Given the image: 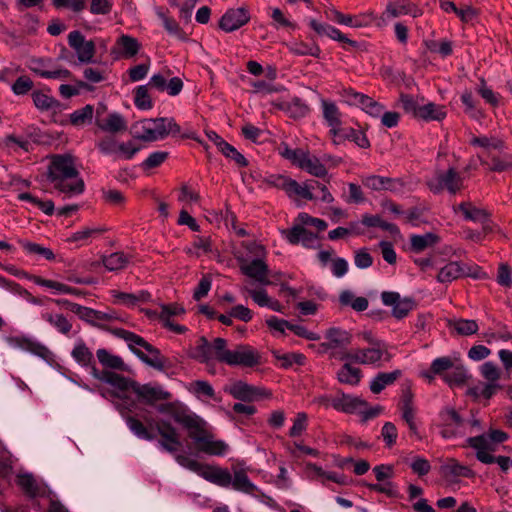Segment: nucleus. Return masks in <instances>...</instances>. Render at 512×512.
<instances>
[{
    "mask_svg": "<svg viewBox=\"0 0 512 512\" xmlns=\"http://www.w3.org/2000/svg\"><path fill=\"white\" fill-rule=\"evenodd\" d=\"M133 392L147 404H154L157 401L171 398L170 392L163 390L160 386L150 384H133Z\"/></svg>",
    "mask_w": 512,
    "mask_h": 512,
    "instance_id": "18",
    "label": "nucleus"
},
{
    "mask_svg": "<svg viewBox=\"0 0 512 512\" xmlns=\"http://www.w3.org/2000/svg\"><path fill=\"white\" fill-rule=\"evenodd\" d=\"M94 114V107L86 105L70 114V122L72 125L80 127L91 123Z\"/></svg>",
    "mask_w": 512,
    "mask_h": 512,
    "instance_id": "41",
    "label": "nucleus"
},
{
    "mask_svg": "<svg viewBox=\"0 0 512 512\" xmlns=\"http://www.w3.org/2000/svg\"><path fill=\"white\" fill-rule=\"evenodd\" d=\"M441 431L445 439L462 436L465 434V421L453 408H446L440 412Z\"/></svg>",
    "mask_w": 512,
    "mask_h": 512,
    "instance_id": "8",
    "label": "nucleus"
},
{
    "mask_svg": "<svg viewBox=\"0 0 512 512\" xmlns=\"http://www.w3.org/2000/svg\"><path fill=\"white\" fill-rule=\"evenodd\" d=\"M338 380L345 384L356 385L361 378V370L352 367L350 364H344L338 372Z\"/></svg>",
    "mask_w": 512,
    "mask_h": 512,
    "instance_id": "46",
    "label": "nucleus"
},
{
    "mask_svg": "<svg viewBox=\"0 0 512 512\" xmlns=\"http://www.w3.org/2000/svg\"><path fill=\"white\" fill-rule=\"evenodd\" d=\"M307 469L312 473V477L319 480L322 483H325L326 480L333 481L340 485L346 484V477L344 475H339L334 472H326L321 467L315 464H308Z\"/></svg>",
    "mask_w": 512,
    "mask_h": 512,
    "instance_id": "37",
    "label": "nucleus"
},
{
    "mask_svg": "<svg viewBox=\"0 0 512 512\" xmlns=\"http://www.w3.org/2000/svg\"><path fill=\"white\" fill-rule=\"evenodd\" d=\"M310 27L320 36H327L332 40L347 43L354 48L359 47V43L346 37L339 29L326 24L319 23L315 19L309 21Z\"/></svg>",
    "mask_w": 512,
    "mask_h": 512,
    "instance_id": "19",
    "label": "nucleus"
},
{
    "mask_svg": "<svg viewBox=\"0 0 512 512\" xmlns=\"http://www.w3.org/2000/svg\"><path fill=\"white\" fill-rule=\"evenodd\" d=\"M140 48L141 44L136 38L122 34L116 40L112 53L117 54L118 57L130 59L139 52Z\"/></svg>",
    "mask_w": 512,
    "mask_h": 512,
    "instance_id": "22",
    "label": "nucleus"
},
{
    "mask_svg": "<svg viewBox=\"0 0 512 512\" xmlns=\"http://www.w3.org/2000/svg\"><path fill=\"white\" fill-rule=\"evenodd\" d=\"M115 334L128 342L131 350L147 365L157 369H165V358L160 351L144 338L124 329H118Z\"/></svg>",
    "mask_w": 512,
    "mask_h": 512,
    "instance_id": "4",
    "label": "nucleus"
},
{
    "mask_svg": "<svg viewBox=\"0 0 512 512\" xmlns=\"http://www.w3.org/2000/svg\"><path fill=\"white\" fill-rule=\"evenodd\" d=\"M439 240V236L431 232L424 235H412L410 238L411 249L413 252L420 253L436 245Z\"/></svg>",
    "mask_w": 512,
    "mask_h": 512,
    "instance_id": "30",
    "label": "nucleus"
},
{
    "mask_svg": "<svg viewBox=\"0 0 512 512\" xmlns=\"http://www.w3.org/2000/svg\"><path fill=\"white\" fill-rule=\"evenodd\" d=\"M87 0H52L56 8H68L75 13H79L86 8Z\"/></svg>",
    "mask_w": 512,
    "mask_h": 512,
    "instance_id": "60",
    "label": "nucleus"
},
{
    "mask_svg": "<svg viewBox=\"0 0 512 512\" xmlns=\"http://www.w3.org/2000/svg\"><path fill=\"white\" fill-rule=\"evenodd\" d=\"M381 299L384 305L393 307L392 315L396 319L406 317L416 306V303L412 298H401L400 294L397 292H382Z\"/></svg>",
    "mask_w": 512,
    "mask_h": 512,
    "instance_id": "13",
    "label": "nucleus"
},
{
    "mask_svg": "<svg viewBox=\"0 0 512 512\" xmlns=\"http://www.w3.org/2000/svg\"><path fill=\"white\" fill-rule=\"evenodd\" d=\"M139 150L140 146L136 145L134 141H118L115 159L130 160Z\"/></svg>",
    "mask_w": 512,
    "mask_h": 512,
    "instance_id": "49",
    "label": "nucleus"
},
{
    "mask_svg": "<svg viewBox=\"0 0 512 512\" xmlns=\"http://www.w3.org/2000/svg\"><path fill=\"white\" fill-rule=\"evenodd\" d=\"M134 103L139 109L146 110L152 108V101L146 85L139 86L135 90Z\"/></svg>",
    "mask_w": 512,
    "mask_h": 512,
    "instance_id": "51",
    "label": "nucleus"
},
{
    "mask_svg": "<svg viewBox=\"0 0 512 512\" xmlns=\"http://www.w3.org/2000/svg\"><path fill=\"white\" fill-rule=\"evenodd\" d=\"M482 165H489V169L494 172H504L512 170V155L503 154L501 156H491V164L479 156Z\"/></svg>",
    "mask_w": 512,
    "mask_h": 512,
    "instance_id": "38",
    "label": "nucleus"
},
{
    "mask_svg": "<svg viewBox=\"0 0 512 512\" xmlns=\"http://www.w3.org/2000/svg\"><path fill=\"white\" fill-rule=\"evenodd\" d=\"M168 152L156 151L151 153L148 158L141 164L143 170H150L160 166L167 158Z\"/></svg>",
    "mask_w": 512,
    "mask_h": 512,
    "instance_id": "57",
    "label": "nucleus"
},
{
    "mask_svg": "<svg viewBox=\"0 0 512 512\" xmlns=\"http://www.w3.org/2000/svg\"><path fill=\"white\" fill-rule=\"evenodd\" d=\"M97 358H98L99 362L105 367H108L111 369H117V370L125 369V364H124L122 358L109 353L105 349H99L97 351Z\"/></svg>",
    "mask_w": 512,
    "mask_h": 512,
    "instance_id": "45",
    "label": "nucleus"
},
{
    "mask_svg": "<svg viewBox=\"0 0 512 512\" xmlns=\"http://www.w3.org/2000/svg\"><path fill=\"white\" fill-rule=\"evenodd\" d=\"M468 379V374L466 369L462 365H455L450 369L448 373L443 375V380L449 386H459L463 385Z\"/></svg>",
    "mask_w": 512,
    "mask_h": 512,
    "instance_id": "44",
    "label": "nucleus"
},
{
    "mask_svg": "<svg viewBox=\"0 0 512 512\" xmlns=\"http://www.w3.org/2000/svg\"><path fill=\"white\" fill-rule=\"evenodd\" d=\"M290 51L299 56L311 55L314 57H319L320 48L316 45L308 46L305 43H295L289 47Z\"/></svg>",
    "mask_w": 512,
    "mask_h": 512,
    "instance_id": "59",
    "label": "nucleus"
},
{
    "mask_svg": "<svg viewBox=\"0 0 512 512\" xmlns=\"http://www.w3.org/2000/svg\"><path fill=\"white\" fill-rule=\"evenodd\" d=\"M68 44L76 52L79 62H93L96 48L92 40H86L79 31H72L68 35Z\"/></svg>",
    "mask_w": 512,
    "mask_h": 512,
    "instance_id": "11",
    "label": "nucleus"
},
{
    "mask_svg": "<svg viewBox=\"0 0 512 512\" xmlns=\"http://www.w3.org/2000/svg\"><path fill=\"white\" fill-rule=\"evenodd\" d=\"M427 186L434 194L446 190L455 195L463 189L464 178L455 168L450 167L446 171H438L433 178L427 180Z\"/></svg>",
    "mask_w": 512,
    "mask_h": 512,
    "instance_id": "7",
    "label": "nucleus"
},
{
    "mask_svg": "<svg viewBox=\"0 0 512 512\" xmlns=\"http://www.w3.org/2000/svg\"><path fill=\"white\" fill-rule=\"evenodd\" d=\"M230 485L237 491L254 494L257 491V487L250 481L244 470H237L234 475H231Z\"/></svg>",
    "mask_w": 512,
    "mask_h": 512,
    "instance_id": "31",
    "label": "nucleus"
},
{
    "mask_svg": "<svg viewBox=\"0 0 512 512\" xmlns=\"http://www.w3.org/2000/svg\"><path fill=\"white\" fill-rule=\"evenodd\" d=\"M250 20V14L244 7L229 9L220 19L219 27L225 32H233Z\"/></svg>",
    "mask_w": 512,
    "mask_h": 512,
    "instance_id": "15",
    "label": "nucleus"
},
{
    "mask_svg": "<svg viewBox=\"0 0 512 512\" xmlns=\"http://www.w3.org/2000/svg\"><path fill=\"white\" fill-rule=\"evenodd\" d=\"M157 411L168 415L176 423L188 431V436L196 444L197 450L209 455H224L228 445L215 439L214 435L207 429V422L191 412L190 409L179 401L162 403L157 406Z\"/></svg>",
    "mask_w": 512,
    "mask_h": 512,
    "instance_id": "1",
    "label": "nucleus"
},
{
    "mask_svg": "<svg viewBox=\"0 0 512 512\" xmlns=\"http://www.w3.org/2000/svg\"><path fill=\"white\" fill-rule=\"evenodd\" d=\"M481 374L487 382H498L500 379V370L492 362H486L481 366Z\"/></svg>",
    "mask_w": 512,
    "mask_h": 512,
    "instance_id": "63",
    "label": "nucleus"
},
{
    "mask_svg": "<svg viewBox=\"0 0 512 512\" xmlns=\"http://www.w3.org/2000/svg\"><path fill=\"white\" fill-rule=\"evenodd\" d=\"M447 112L444 106L435 103H427L420 107L417 118L424 121H442L446 118Z\"/></svg>",
    "mask_w": 512,
    "mask_h": 512,
    "instance_id": "28",
    "label": "nucleus"
},
{
    "mask_svg": "<svg viewBox=\"0 0 512 512\" xmlns=\"http://www.w3.org/2000/svg\"><path fill=\"white\" fill-rule=\"evenodd\" d=\"M100 380L122 391L130 389L133 391V384L137 383L111 371L101 372Z\"/></svg>",
    "mask_w": 512,
    "mask_h": 512,
    "instance_id": "34",
    "label": "nucleus"
},
{
    "mask_svg": "<svg viewBox=\"0 0 512 512\" xmlns=\"http://www.w3.org/2000/svg\"><path fill=\"white\" fill-rule=\"evenodd\" d=\"M118 140L113 136H105L101 138L96 146L104 155L116 156Z\"/></svg>",
    "mask_w": 512,
    "mask_h": 512,
    "instance_id": "55",
    "label": "nucleus"
},
{
    "mask_svg": "<svg viewBox=\"0 0 512 512\" xmlns=\"http://www.w3.org/2000/svg\"><path fill=\"white\" fill-rule=\"evenodd\" d=\"M130 261L128 255L123 252H115L102 257V264L108 271H119L124 269Z\"/></svg>",
    "mask_w": 512,
    "mask_h": 512,
    "instance_id": "36",
    "label": "nucleus"
},
{
    "mask_svg": "<svg viewBox=\"0 0 512 512\" xmlns=\"http://www.w3.org/2000/svg\"><path fill=\"white\" fill-rule=\"evenodd\" d=\"M454 362L449 357H440L435 359L431 364V372L443 378L453 368Z\"/></svg>",
    "mask_w": 512,
    "mask_h": 512,
    "instance_id": "54",
    "label": "nucleus"
},
{
    "mask_svg": "<svg viewBox=\"0 0 512 512\" xmlns=\"http://www.w3.org/2000/svg\"><path fill=\"white\" fill-rule=\"evenodd\" d=\"M177 463L203 477L205 480L221 487H229L231 474L227 469L202 464L190 457L178 454L175 457Z\"/></svg>",
    "mask_w": 512,
    "mask_h": 512,
    "instance_id": "5",
    "label": "nucleus"
},
{
    "mask_svg": "<svg viewBox=\"0 0 512 512\" xmlns=\"http://www.w3.org/2000/svg\"><path fill=\"white\" fill-rule=\"evenodd\" d=\"M72 356L83 365H88L93 359V354L84 344L76 345L72 351Z\"/></svg>",
    "mask_w": 512,
    "mask_h": 512,
    "instance_id": "61",
    "label": "nucleus"
},
{
    "mask_svg": "<svg viewBox=\"0 0 512 512\" xmlns=\"http://www.w3.org/2000/svg\"><path fill=\"white\" fill-rule=\"evenodd\" d=\"M33 103L39 110L47 111L58 106V101L47 94L35 91L32 94Z\"/></svg>",
    "mask_w": 512,
    "mask_h": 512,
    "instance_id": "48",
    "label": "nucleus"
},
{
    "mask_svg": "<svg viewBox=\"0 0 512 512\" xmlns=\"http://www.w3.org/2000/svg\"><path fill=\"white\" fill-rule=\"evenodd\" d=\"M471 145L473 146H479L483 149H485L488 153V156H490V150H498L502 151L504 149V142L497 138V137H486V136H480V137H473L470 141Z\"/></svg>",
    "mask_w": 512,
    "mask_h": 512,
    "instance_id": "40",
    "label": "nucleus"
},
{
    "mask_svg": "<svg viewBox=\"0 0 512 512\" xmlns=\"http://www.w3.org/2000/svg\"><path fill=\"white\" fill-rule=\"evenodd\" d=\"M454 210L460 211L466 220L481 223L485 233L491 231L490 213L487 210L476 207L471 202H462Z\"/></svg>",
    "mask_w": 512,
    "mask_h": 512,
    "instance_id": "17",
    "label": "nucleus"
},
{
    "mask_svg": "<svg viewBox=\"0 0 512 512\" xmlns=\"http://www.w3.org/2000/svg\"><path fill=\"white\" fill-rule=\"evenodd\" d=\"M447 325L450 329L454 330L458 335L469 336L478 331V324L475 320L469 319H448Z\"/></svg>",
    "mask_w": 512,
    "mask_h": 512,
    "instance_id": "32",
    "label": "nucleus"
},
{
    "mask_svg": "<svg viewBox=\"0 0 512 512\" xmlns=\"http://www.w3.org/2000/svg\"><path fill=\"white\" fill-rule=\"evenodd\" d=\"M461 277V268L459 262H449L442 267L437 275V280L441 283H449Z\"/></svg>",
    "mask_w": 512,
    "mask_h": 512,
    "instance_id": "43",
    "label": "nucleus"
},
{
    "mask_svg": "<svg viewBox=\"0 0 512 512\" xmlns=\"http://www.w3.org/2000/svg\"><path fill=\"white\" fill-rule=\"evenodd\" d=\"M401 376L400 370L389 373H379L370 383V390L374 394L380 393L387 385L394 383Z\"/></svg>",
    "mask_w": 512,
    "mask_h": 512,
    "instance_id": "35",
    "label": "nucleus"
},
{
    "mask_svg": "<svg viewBox=\"0 0 512 512\" xmlns=\"http://www.w3.org/2000/svg\"><path fill=\"white\" fill-rule=\"evenodd\" d=\"M307 428V414L300 412L297 414L293 426L290 428L289 435L291 437L300 436Z\"/></svg>",
    "mask_w": 512,
    "mask_h": 512,
    "instance_id": "62",
    "label": "nucleus"
},
{
    "mask_svg": "<svg viewBox=\"0 0 512 512\" xmlns=\"http://www.w3.org/2000/svg\"><path fill=\"white\" fill-rule=\"evenodd\" d=\"M20 488L30 497H48L51 491L46 485L38 482L31 474H23L18 476L17 480Z\"/></svg>",
    "mask_w": 512,
    "mask_h": 512,
    "instance_id": "20",
    "label": "nucleus"
},
{
    "mask_svg": "<svg viewBox=\"0 0 512 512\" xmlns=\"http://www.w3.org/2000/svg\"><path fill=\"white\" fill-rule=\"evenodd\" d=\"M399 102L407 114L417 118V113L421 106L418 105L417 101L411 95L400 94Z\"/></svg>",
    "mask_w": 512,
    "mask_h": 512,
    "instance_id": "58",
    "label": "nucleus"
},
{
    "mask_svg": "<svg viewBox=\"0 0 512 512\" xmlns=\"http://www.w3.org/2000/svg\"><path fill=\"white\" fill-rule=\"evenodd\" d=\"M149 423L151 426H154L157 434L160 436L158 444L163 450L174 453L181 447L182 443L179 438V433L170 422L160 420L158 422Z\"/></svg>",
    "mask_w": 512,
    "mask_h": 512,
    "instance_id": "9",
    "label": "nucleus"
},
{
    "mask_svg": "<svg viewBox=\"0 0 512 512\" xmlns=\"http://www.w3.org/2000/svg\"><path fill=\"white\" fill-rule=\"evenodd\" d=\"M234 256L238 263L239 270L244 276L262 286L271 284L269 279L270 269L265 258L249 260L241 251L234 252Z\"/></svg>",
    "mask_w": 512,
    "mask_h": 512,
    "instance_id": "6",
    "label": "nucleus"
},
{
    "mask_svg": "<svg viewBox=\"0 0 512 512\" xmlns=\"http://www.w3.org/2000/svg\"><path fill=\"white\" fill-rule=\"evenodd\" d=\"M134 137L147 142L165 138L168 134H178L181 129L173 118L144 119L132 127Z\"/></svg>",
    "mask_w": 512,
    "mask_h": 512,
    "instance_id": "3",
    "label": "nucleus"
},
{
    "mask_svg": "<svg viewBox=\"0 0 512 512\" xmlns=\"http://www.w3.org/2000/svg\"><path fill=\"white\" fill-rule=\"evenodd\" d=\"M126 423L129 429L139 438L153 441L156 438V435L148 430V428L135 417H128L126 419Z\"/></svg>",
    "mask_w": 512,
    "mask_h": 512,
    "instance_id": "47",
    "label": "nucleus"
},
{
    "mask_svg": "<svg viewBox=\"0 0 512 512\" xmlns=\"http://www.w3.org/2000/svg\"><path fill=\"white\" fill-rule=\"evenodd\" d=\"M8 341L12 346L26 350V351H28L32 354H35L43 359H46L50 354V351L46 346H44L41 343L36 342L30 338H27V337H23V336L11 337V338H9Z\"/></svg>",
    "mask_w": 512,
    "mask_h": 512,
    "instance_id": "25",
    "label": "nucleus"
},
{
    "mask_svg": "<svg viewBox=\"0 0 512 512\" xmlns=\"http://www.w3.org/2000/svg\"><path fill=\"white\" fill-rule=\"evenodd\" d=\"M53 187L64 194L65 198L83 193L85 184L75 167L74 159L69 154H56L50 157L47 172Z\"/></svg>",
    "mask_w": 512,
    "mask_h": 512,
    "instance_id": "2",
    "label": "nucleus"
},
{
    "mask_svg": "<svg viewBox=\"0 0 512 512\" xmlns=\"http://www.w3.org/2000/svg\"><path fill=\"white\" fill-rule=\"evenodd\" d=\"M241 292L248 293L253 301L261 307H266L269 304L270 297L268 296L265 289H254L252 288V281L247 280L245 284L240 288Z\"/></svg>",
    "mask_w": 512,
    "mask_h": 512,
    "instance_id": "42",
    "label": "nucleus"
},
{
    "mask_svg": "<svg viewBox=\"0 0 512 512\" xmlns=\"http://www.w3.org/2000/svg\"><path fill=\"white\" fill-rule=\"evenodd\" d=\"M227 391L235 398L241 401H251L257 396L256 389L242 381L233 383Z\"/></svg>",
    "mask_w": 512,
    "mask_h": 512,
    "instance_id": "33",
    "label": "nucleus"
},
{
    "mask_svg": "<svg viewBox=\"0 0 512 512\" xmlns=\"http://www.w3.org/2000/svg\"><path fill=\"white\" fill-rule=\"evenodd\" d=\"M412 15L414 18L422 15V10L409 0H394L388 2L386 9L380 17L382 23H385L387 19L397 18L402 15Z\"/></svg>",
    "mask_w": 512,
    "mask_h": 512,
    "instance_id": "14",
    "label": "nucleus"
},
{
    "mask_svg": "<svg viewBox=\"0 0 512 512\" xmlns=\"http://www.w3.org/2000/svg\"><path fill=\"white\" fill-rule=\"evenodd\" d=\"M212 350H213V358L217 359L220 362L225 363V359L228 358L230 354V349L227 348V342L223 338H215L212 342Z\"/></svg>",
    "mask_w": 512,
    "mask_h": 512,
    "instance_id": "52",
    "label": "nucleus"
},
{
    "mask_svg": "<svg viewBox=\"0 0 512 512\" xmlns=\"http://www.w3.org/2000/svg\"><path fill=\"white\" fill-rule=\"evenodd\" d=\"M298 167L315 177H324L327 175V169L321 160L316 156L310 155L307 151L304 152Z\"/></svg>",
    "mask_w": 512,
    "mask_h": 512,
    "instance_id": "26",
    "label": "nucleus"
},
{
    "mask_svg": "<svg viewBox=\"0 0 512 512\" xmlns=\"http://www.w3.org/2000/svg\"><path fill=\"white\" fill-rule=\"evenodd\" d=\"M46 320L63 334L69 333L72 328L71 323L62 314H48Z\"/></svg>",
    "mask_w": 512,
    "mask_h": 512,
    "instance_id": "56",
    "label": "nucleus"
},
{
    "mask_svg": "<svg viewBox=\"0 0 512 512\" xmlns=\"http://www.w3.org/2000/svg\"><path fill=\"white\" fill-rule=\"evenodd\" d=\"M382 347L383 344L381 342H376L372 348L351 350L345 353L341 359L351 360L359 364H374L385 356V360L388 361L390 355Z\"/></svg>",
    "mask_w": 512,
    "mask_h": 512,
    "instance_id": "10",
    "label": "nucleus"
},
{
    "mask_svg": "<svg viewBox=\"0 0 512 512\" xmlns=\"http://www.w3.org/2000/svg\"><path fill=\"white\" fill-rule=\"evenodd\" d=\"M330 403L334 409L349 414L362 412V409L367 408L365 400L340 392L330 400Z\"/></svg>",
    "mask_w": 512,
    "mask_h": 512,
    "instance_id": "16",
    "label": "nucleus"
},
{
    "mask_svg": "<svg viewBox=\"0 0 512 512\" xmlns=\"http://www.w3.org/2000/svg\"><path fill=\"white\" fill-rule=\"evenodd\" d=\"M33 87V81L27 76H20L12 85V90L16 95H24Z\"/></svg>",
    "mask_w": 512,
    "mask_h": 512,
    "instance_id": "64",
    "label": "nucleus"
},
{
    "mask_svg": "<svg viewBox=\"0 0 512 512\" xmlns=\"http://www.w3.org/2000/svg\"><path fill=\"white\" fill-rule=\"evenodd\" d=\"M228 356L225 364L230 366L253 367L260 361L259 353L247 345H237Z\"/></svg>",
    "mask_w": 512,
    "mask_h": 512,
    "instance_id": "12",
    "label": "nucleus"
},
{
    "mask_svg": "<svg viewBox=\"0 0 512 512\" xmlns=\"http://www.w3.org/2000/svg\"><path fill=\"white\" fill-rule=\"evenodd\" d=\"M326 338L329 340V343H323L321 345L324 349L343 347L351 342V335L347 331L339 328H330L327 330Z\"/></svg>",
    "mask_w": 512,
    "mask_h": 512,
    "instance_id": "29",
    "label": "nucleus"
},
{
    "mask_svg": "<svg viewBox=\"0 0 512 512\" xmlns=\"http://www.w3.org/2000/svg\"><path fill=\"white\" fill-rule=\"evenodd\" d=\"M33 281L37 285L53 289V290H55V291H57L59 293L73 294V295H76V296H79V295L82 294V292L80 290L76 289V288L70 287L68 285H65L63 283H60V282H57V281H54V280L44 279V278L39 277V276H35L33 278Z\"/></svg>",
    "mask_w": 512,
    "mask_h": 512,
    "instance_id": "39",
    "label": "nucleus"
},
{
    "mask_svg": "<svg viewBox=\"0 0 512 512\" xmlns=\"http://www.w3.org/2000/svg\"><path fill=\"white\" fill-rule=\"evenodd\" d=\"M321 105L323 109V118L330 127V133L334 137L339 136L342 125L341 112L334 102L322 99Z\"/></svg>",
    "mask_w": 512,
    "mask_h": 512,
    "instance_id": "23",
    "label": "nucleus"
},
{
    "mask_svg": "<svg viewBox=\"0 0 512 512\" xmlns=\"http://www.w3.org/2000/svg\"><path fill=\"white\" fill-rule=\"evenodd\" d=\"M287 240L291 244L302 243L306 248H315L318 244L317 235L305 229L302 225H295L287 232Z\"/></svg>",
    "mask_w": 512,
    "mask_h": 512,
    "instance_id": "24",
    "label": "nucleus"
},
{
    "mask_svg": "<svg viewBox=\"0 0 512 512\" xmlns=\"http://www.w3.org/2000/svg\"><path fill=\"white\" fill-rule=\"evenodd\" d=\"M288 196L299 195L304 199L313 200L314 196L307 185L301 186L297 181L290 179L286 190Z\"/></svg>",
    "mask_w": 512,
    "mask_h": 512,
    "instance_id": "53",
    "label": "nucleus"
},
{
    "mask_svg": "<svg viewBox=\"0 0 512 512\" xmlns=\"http://www.w3.org/2000/svg\"><path fill=\"white\" fill-rule=\"evenodd\" d=\"M98 115L99 110H97V116ZM96 124L102 131L109 133L123 132L127 129L124 118L117 113L110 114L104 121L97 117Z\"/></svg>",
    "mask_w": 512,
    "mask_h": 512,
    "instance_id": "27",
    "label": "nucleus"
},
{
    "mask_svg": "<svg viewBox=\"0 0 512 512\" xmlns=\"http://www.w3.org/2000/svg\"><path fill=\"white\" fill-rule=\"evenodd\" d=\"M441 475L450 482H455L459 477L471 478L474 472L467 466L461 465L456 459L449 458L440 467Z\"/></svg>",
    "mask_w": 512,
    "mask_h": 512,
    "instance_id": "21",
    "label": "nucleus"
},
{
    "mask_svg": "<svg viewBox=\"0 0 512 512\" xmlns=\"http://www.w3.org/2000/svg\"><path fill=\"white\" fill-rule=\"evenodd\" d=\"M362 223L368 227H380L383 230L389 231L391 233L398 232L396 225L383 221L377 215H364L362 218Z\"/></svg>",
    "mask_w": 512,
    "mask_h": 512,
    "instance_id": "50",
    "label": "nucleus"
}]
</instances>
